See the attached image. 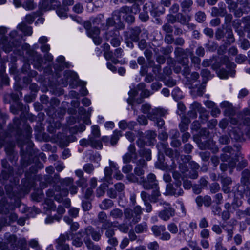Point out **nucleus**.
<instances>
[{"mask_svg": "<svg viewBox=\"0 0 250 250\" xmlns=\"http://www.w3.org/2000/svg\"><path fill=\"white\" fill-rule=\"evenodd\" d=\"M158 149L160 152H164L166 155L171 158L173 161L170 166L171 169L174 170L177 166V164H179V168L182 173H185L188 170V167L186 162L181 163L179 161L180 153L177 150L173 151L171 148H167V146L162 143L158 145Z\"/></svg>", "mask_w": 250, "mask_h": 250, "instance_id": "1", "label": "nucleus"}, {"mask_svg": "<svg viewBox=\"0 0 250 250\" xmlns=\"http://www.w3.org/2000/svg\"><path fill=\"white\" fill-rule=\"evenodd\" d=\"M130 8L128 7H123L120 11H115L113 13L112 18H109L107 20V25L108 26H112L115 24H119L120 28H122L121 21V17L125 18L126 21L128 22H132L134 20V18L132 15L126 16L127 14L130 11Z\"/></svg>", "mask_w": 250, "mask_h": 250, "instance_id": "2", "label": "nucleus"}, {"mask_svg": "<svg viewBox=\"0 0 250 250\" xmlns=\"http://www.w3.org/2000/svg\"><path fill=\"white\" fill-rule=\"evenodd\" d=\"M126 178L130 182L142 183L143 188L145 189L149 190L158 186L156 177L152 173L148 175L146 180H145L144 177H141L140 178L136 177L133 173L128 174Z\"/></svg>", "mask_w": 250, "mask_h": 250, "instance_id": "3", "label": "nucleus"}, {"mask_svg": "<svg viewBox=\"0 0 250 250\" xmlns=\"http://www.w3.org/2000/svg\"><path fill=\"white\" fill-rule=\"evenodd\" d=\"M235 151L230 146H226L223 149V153L221 155L220 159L223 162H229L228 166L230 168L235 167L237 160L234 158Z\"/></svg>", "mask_w": 250, "mask_h": 250, "instance_id": "4", "label": "nucleus"}, {"mask_svg": "<svg viewBox=\"0 0 250 250\" xmlns=\"http://www.w3.org/2000/svg\"><path fill=\"white\" fill-rule=\"evenodd\" d=\"M160 205L164 206V209L158 214L159 217L164 221H167L175 215V210L171 207L170 204L166 201L160 202Z\"/></svg>", "mask_w": 250, "mask_h": 250, "instance_id": "5", "label": "nucleus"}, {"mask_svg": "<svg viewBox=\"0 0 250 250\" xmlns=\"http://www.w3.org/2000/svg\"><path fill=\"white\" fill-rule=\"evenodd\" d=\"M74 183V180L72 178H65L61 181V184L63 188H70ZM56 192H60L61 196H66L68 194V190L67 188L61 189V188L57 187L55 188Z\"/></svg>", "mask_w": 250, "mask_h": 250, "instance_id": "6", "label": "nucleus"}, {"mask_svg": "<svg viewBox=\"0 0 250 250\" xmlns=\"http://www.w3.org/2000/svg\"><path fill=\"white\" fill-rule=\"evenodd\" d=\"M85 236H86V234L84 230H81L75 234L71 232L70 237L72 240V245L76 247H81L83 245L82 238Z\"/></svg>", "mask_w": 250, "mask_h": 250, "instance_id": "7", "label": "nucleus"}, {"mask_svg": "<svg viewBox=\"0 0 250 250\" xmlns=\"http://www.w3.org/2000/svg\"><path fill=\"white\" fill-rule=\"evenodd\" d=\"M184 191L180 187H176L175 188L172 184H168L166 186V194L167 195L178 197L183 195Z\"/></svg>", "mask_w": 250, "mask_h": 250, "instance_id": "8", "label": "nucleus"}, {"mask_svg": "<svg viewBox=\"0 0 250 250\" xmlns=\"http://www.w3.org/2000/svg\"><path fill=\"white\" fill-rule=\"evenodd\" d=\"M81 146H85L89 145L92 147L100 148L102 147V144L100 141L95 140L93 137H90L88 140H82L80 141Z\"/></svg>", "mask_w": 250, "mask_h": 250, "instance_id": "9", "label": "nucleus"}, {"mask_svg": "<svg viewBox=\"0 0 250 250\" xmlns=\"http://www.w3.org/2000/svg\"><path fill=\"white\" fill-rule=\"evenodd\" d=\"M167 111L161 108H155L149 112L147 115L148 118L152 121H155L159 117L164 116Z\"/></svg>", "mask_w": 250, "mask_h": 250, "instance_id": "10", "label": "nucleus"}, {"mask_svg": "<svg viewBox=\"0 0 250 250\" xmlns=\"http://www.w3.org/2000/svg\"><path fill=\"white\" fill-rule=\"evenodd\" d=\"M230 137L237 141H241L243 140V132L239 127H235L229 131Z\"/></svg>", "mask_w": 250, "mask_h": 250, "instance_id": "11", "label": "nucleus"}, {"mask_svg": "<svg viewBox=\"0 0 250 250\" xmlns=\"http://www.w3.org/2000/svg\"><path fill=\"white\" fill-rule=\"evenodd\" d=\"M84 233L86 234V236L84 237L89 238V236L91 235L94 241H98L101 238V235L100 233L94 230V229L91 226H88L85 229Z\"/></svg>", "mask_w": 250, "mask_h": 250, "instance_id": "12", "label": "nucleus"}, {"mask_svg": "<svg viewBox=\"0 0 250 250\" xmlns=\"http://www.w3.org/2000/svg\"><path fill=\"white\" fill-rule=\"evenodd\" d=\"M128 152L123 156V163H129L131 162L133 155H136V149L134 145H130L128 148Z\"/></svg>", "mask_w": 250, "mask_h": 250, "instance_id": "13", "label": "nucleus"}, {"mask_svg": "<svg viewBox=\"0 0 250 250\" xmlns=\"http://www.w3.org/2000/svg\"><path fill=\"white\" fill-rule=\"evenodd\" d=\"M221 63H213L212 66V68L216 69L218 76L222 79H226L228 78V72L226 71L222 65ZM223 64H226V63H222Z\"/></svg>", "mask_w": 250, "mask_h": 250, "instance_id": "14", "label": "nucleus"}, {"mask_svg": "<svg viewBox=\"0 0 250 250\" xmlns=\"http://www.w3.org/2000/svg\"><path fill=\"white\" fill-rule=\"evenodd\" d=\"M99 221L103 223L102 229H106L113 226V223L107 220V215L104 212L101 211L98 215Z\"/></svg>", "mask_w": 250, "mask_h": 250, "instance_id": "15", "label": "nucleus"}, {"mask_svg": "<svg viewBox=\"0 0 250 250\" xmlns=\"http://www.w3.org/2000/svg\"><path fill=\"white\" fill-rule=\"evenodd\" d=\"M238 118L243 121V125L250 126V109H245L243 113L239 115Z\"/></svg>", "mask_w": 250, "mask_h": 250, "instance_id": "16", "label": "nucleus"}, {"mask_svg": "<svg viewBox=\"0 0 250 250\" xmlns=\"http://www.w3.org/2000/svg\"><path fill=\"white\" fill-rule=\"evenodd\" d=\"M221 108L224 109V114L226 116H230L234 112L232 104L228 101H223L220 104Z\"/></svg>", "mask_w": 250, "mask_h": 250, "instance_id": "17", "label": "nucleus"}, {"mask_svg": "<svg viewBox=\"0 0 250 250\" xmlns=\"http://www.w3.org/2000/svg\"><path fill=\"white\" fill-rule=\"evenodd\" d=\"M152 189L153 190L150 198L149 199L150 202L152 203L159 202L160 204V202L164 201L163 200L159 198L161 195L159 186L152 188Z\"/></svg>", "mask_w": 250, "mask_h": 250, "instance_id": "18", "label": "nucleus"}, {"mask_svg": "<svg viewBox=\"0 0 250 250\" xmlns=\"http://www.w3.org/2000/svg\"><path fill=\"white\" fill-rule=\"evenodd\" d=\"M71 232L68 231L64 234H62L60 235L59 238L56 240L57 245H61L65 244L66 241L70 240Z\"/></svg>", "mask_w": 250, "mask_h": 250, "instance_id": "19", "label": "nucleus"}, {"mask_svg": "<svg viewBox=\"0 0 250 250\" xmlns=\"http://www.w3.org/2000/svg\"><path fill=\"white\" fill-rule=\"evenodd\" d=\"M64 76L67 79V82L71 83L73 81L78 82V76L77 74L73 71H67L65 72Z\"/></svg>", "mask_w": 250, "mask_h": 250, "instance_id": "20", "label": "nucleus"}, {"mask_svg": "<svg viewBox=\"0 0 250 250\" xmlns=\"http://www.w3.org/2000/svg\"><path fill=\"white\" fill-rule=\"evenodd\" d=\"M133 212L134 214V217L132 219V222L135 224L140 220V215L142 213V208L140 206H136L133 208Z\"/></svg>", "mask_w": 250, "mask_h": 250, "instance_id": "21", "label": "nucleus"}, {"mask_svg": "<svg viewBox=\"0 0 250 250\" xmlns=\"http://www.w3.org/2000/svg\"><path fill=\"white\" fill-rule=\"evenodd\" d=\"M148 229L147 224L146 222H143L136 225L135 226L134 230L137 233H142L147 231Z\"/></svg>", "mask_w": 250, "mask_h": 250, "instance_id": "22", "label": "nucleus"}, {"mask_svg": "<svg viewBox=\"0 0 250 250\" xmlns=\"http://www.w3.org/2000/svg\"><path fill=\"white\" fill-rule=\"evenodd\" d=\"M165 230V227L163 225H154L151 227V230L153 232V234L156 236H161L162 233L164 232Z\"/></svg>", "mask_w": 250, "mask_h": 250, "instance_id": "23", "label": "nucleus"}, {"mask_svg": "<svg viewBox=\"0 0 250 250\" xmlns=\"http://www.w3.org/2000/svg\"><path fill=\"white\" fill-rule=\"evenodd\" d=\"M84 241L88 249L92 250H101L100 247L98 245H95L89 238L84 237Z\"/></svg>", "mask_w": 250, "mask_h": 250, "instance_id": "24", "label": "nucleus"}, {"mask_svg": "<svg viewBox=\"0 0 250 250\" xmlns=\"http://www.w3.org/2000/svg\"><path fill=\"white\" fill-rule=\"evenodd\" d=\"M223 229L227 232V238L228 241L232 239L233 234L234 227L231 225L222 226Z\"/></svg>", "mask_w": 250, "mask_h": 250, "instance_id": "25", "label": "nucleus"}, {"mask_svg": "<svg viewBox=\"0 0 250 250\" xmlns=\"http://www.w3.org/2000/svg\"><path fill=\"white\" fill-rule=\"evenodd\" d=\"M109 216L114 219H121L123 216V212L119 208H114L111 210Z\"/></svg>", "mask_w": 250, "mask_h": 250, "instance_id": "26", "label": "nucleus"}, {"mask_svg": "<svg viewBox=\"0 0 250 250\" xmlns=\"http://www.w3.org/2000/svg\"><path fill=\"white\" fill-rule=\"evenodd\" d=\"M135 123L134 122H130L127 123L125 120H122L119 123V127L125 130L127 128L131 129L134 126Z\"/></svg>", "mask_w": 250, "mask_h": 250, "instance_id": "27", "label": "nucleus"}, {"mask_svg": "<svg viewBox=\"0 0 250 250\" xmlns=\"http://www.w3.org/2000/svg\"><path fill=\"white\" fill-rule=\"evenodd\" d=\"M0 48L2 49L5 52H9L12 50V47L9 45L6 39H3L2 42H0Z\"/></svg>", "mask_w": 250, "mask_h": 250, "instance_id": "28", "label": "nucleus"}, {"mask_svg": "<svg viewBox=\"0 0 250 250\" xmlns=\"http://www.w3.org/2000/svg\"><path fill=\"white\" fill-rule=\"evenodd\" d=\"M113 206V202L110 199H105L100 204V208L102 209H107Z\"/></svg>", "mask_w": 250, "mask_h": 250, "instance_id": "29", "label": "nucleus"}, {"mask_svg": "<svg viewBox=\"0 0 250 250\" xmlns=\"http://www.w3.org/2000/svg\"><path fill=\"white\" fill-rule=\"evenodd\" d=\"M19 28L26 35L30 36L32 34V30L31 28L30 27L26 26L24 23L19 24Z\"/></svg>", "mask_w": 250, "mask_h": 250, "instance_id": "30", "label": "nucleus"}, {"mask_svg": "<svg viewBox=\"0 0 250 250\" xmlns=\"http://www.w3.org/2000/svg\"><path fill=\"white\" fill-rule=\"evenodd\" d=\"M173 177L175 180L174 185L175 187H181L182 185L181 181L180 178L181 177V174L177 171H174L172 174Z\"/></svg>", "mask_w": 250, "mask_h": 250, "instance_id": "31", "label": "nucleus"}, {"mask_svg": "<svg viewBox=\"0 0 250 250\" xmlns=\"http://www.w3.org/2000/svg\"><path fill=\"white\" fill-rule=\"evenodd\" d=\"M121 135L122 134L120 131H115L111 138L110 143L111 145H114L116 144Z\"/></svg>", "mask_w": 250, "mask_h": 250, "instance_id": "32", "label": "nucleus"}, {"mask_svg": "<svg viewBox=\"0 0 250 250\" xmlns=\"http://www.w3.org/2000/svg\"><path fill=\"white\" fill-rule=\"evenodd\" d=\"M28 245L35 250H39L41 248L38 241L35 239H32L28 241Z\"/></svg>", "mask_w": 250, "mask_h": 250, "instance_id": "33", "label": "nucleus"}, {"mask_svg": "<svg viewBox=\"0 0 250 250\" xmlns=\"http://www.w3.org/2000/svg\"><path fill=\"white\" fill-rule=\"evenodd\" d=\"M190 108L191 110L198 111L199 112H201L205 110V109L202 107L201 104L197 102L193 103L190 105Z\"/></svg>", "mask_w": 250, "mask_h": 250, "instance_id": "34", "label": "nucleus"}, {"mask_svg": "<svg viewBox=\"0 0 250 250\" xmlns=\"http://www.w3.org/2000/svg\"><path fill=\"white\" fill-rule=\"evenodd\" d=\"M23 3V7L28 10H32L34 9L35 5L33 2V0H28L27 1H22Z\"/></svg>", "mask_w": 250, "mask_h": 250, "instance_id": "35", "label": "nucleus"}, {"mask_svg": "<svg viewBox=\"0 0 250 250\" xmlns=\"http://www.w3.org/2000/svg\"><path fill=\"white\" fill-rule=\"evenodd\" d=\"M7 240L9 242V243H10L11 244V245L13 246V250H18V248H16L15 249V247L14 246V245H15V246L17 245V242L16 237L15 235H9L7 238Z\"/></svg>", "mask_w": 250, "mask_h": 250, "instance_id": "36", "label": "nucleus"}, {"mask_svg": "<svg viewBox=\"0 0 250 250\" xmlns=\"http://www.w3.org/2000/svg\"><path fill=\"white\" fill-rule=\"evenodd\" d=\"M92 134L93 136L92 137L96 140V138H98L100 136V131L99 127L97 125H94L92 127Z\"/></svg>", "mask_w": 250, "mask_h": 250, "instance_id": "37", "label": "nucleus"}, {"mask_svg": "<svg viewBox=\"0 0 250 250\" xmlns=\"http://www.w3.org/2000/svg\"><path fill=\"white\" fill-rule=\"evenodd\" d=\"M124 215L126 219H130L131 218L134 217V215H133V210L129 208H125L124 210Z\"/></svg>", "mask_w": 250, "mask_h": 250, "instance_id": "38", "label": "nucleus"}, {"mask_svg": "<svg viewBox=\"0 0 250 250\" xmlns=\"http://www.w3.org/2000/svg\"><path fill=\"white\" fill-rule=\"evenodd\" d=\"M134 175L137 177V176L141 177H144L142 176L144 174V171L143 170V168L140 167H136L134 170Z\"/></svg>", "mask_w": 250, "mask_h": 250, "instance_id": "39", "label": "nucleus"}, {"mask_svg": "<svg viewBox=\"0 0 250 250\" xmlns=\"http://www.w3.org/2000/svg\"><path fill=\"white\" fill-rule=\"evenodd\" d=\"M200 119H201V123H204L207 122L209 117L207 111L205 109L204 111L200 112Z\"/></svg>", "mask_w": 250, "mask_h": 250, "instance_id": "40", "label": "nucleus"}, {"mask_svg": "<svg viewBox=\"0 0 250 250\" xmlns=\"http://www.w3.org/2000/svg\"><path fill=\"white\" fill-rule=\"evenodd\" d=\"M147 248L149 250H158L159 245L157 242L153 241L147 244Z\"/></svg>", "mask_w": 250, "mask_h": 250, "instance_id": "41", "label": "nucleus"}, {"mask_svg": "<svg viewBox=\"0 0 250 250\" xmlns=\"http://www.w3.org/2000/svg\"><path fill=\"white\" fill-rule=\"evenodd\" d=\"M105 178L107 181L110 179L112 174V170L109 167H106L104 170Z\"/></svg>", "mask_w": 250, "mask_h": 250, "instance_id": "42", "label": "nucleus"}, {"mask_svg": "<svg viewBox=\"0 0 250 250\" xmlns=\"http://www.w3.org/2000/svg\"><path fill=\"white\" fill-rule=\"evenodd\" d=\"M215 250H227V249L223 246L222 239L220 238L215 245Z\"/></svg>", "mask_w": 250, "mask_h": 250, "instance_id": "43", "label": "nucleus"}, {"mask_svg": "<svg viewBox=\"0 0 250 250\" xmlns=\"http://www.w3.org/2000/svg\"><path fill=\"white\" fill-rule=\"evenodd\" d=\"M112 226H110L106 229H106V231L105 232V235L107 238L113 237L115 234L114 229L112 228Z\"/></svg>", "mask_w": 250, "mask_h": 250, "instance_id": "44", "label": "nucleus"}, {"mask_svg": "<svg viewBox=\"0 0 250 250\" xmlns=\"http://www.w3.org/2000/svg\"><path fill=\"white\" fill-rule=\"evenodd\" d=\"M168 230L172 233L175 234L178 232V229L174 223H171L168 225Z\"/></svg>", "mask_w": 250, "mask_h": 250, "instance_id": "45", "label": "nucleus"}, {"mask_svg": "<svg viewBox=\"0 0 250 250\" xmlns=\"http://www.w3.org/2000/svg\"><path fill=\"white\" fill-rule=\"evenodd\" d=\"M84 171L87 173H91L94 170V167L91 164H86L83 167Z\"/></svg>", "mask_w": 250, "mask_h": 250, "instance_id": "46", "label": "nucleus"}, {"mask_svg": "<svg viewBox=\"0 0 250 250\" xmlns=\"http://www.w3.org/2000/svg\"><path fill=\"white\" fill-rule=\"evenodd\" d=\"M27 244H28V242H26L25 238H21L17 242V245L20 247V249L21 248L27 249L26 248Z\"/></svg>", "mask_w": 250, "mask_h": 250, "instance_id": "47", "label": "nucleus"}, {"mask_svg": "<svg viewBox=\"0 0 250 250\" xmlns=\"http://www.w3.org/2000/svg\"><path fill=\"white\" fill-rule=\"evenodd\" d=\"M133 169V167L131 165L128 163L126 164L122 167V171L125 174H127L131 172Z\"/></svg>", "mask_w": 250, "mask_h": 250, "instance_id": "48", "label": "nucleus"}, {"mask_svg": "<svg viewBox=\"0 0 250 250\" xmlns=\"http://www.w3.org/2000/svg\"><path fill=\"white\" fill-rule=\"evenodd\" d=\"M220 187L217 183H214L210 186V192L212 193H215L220 190Z\"/></svg>", "mask_w": 250, "mask_h": 250, "instance_id": "49", "label": "nucleus"}, {"mask_svg": "<svg viewBox=\"0 0 250 250\" xmlns=\"http://www.w3.org/2000/svg\"><path fill=\"white\" fill-rule=\"evenodd\" d=\"M89 36L93 39V41L96 45H99L101 43V39L99 36H95L91 32H89Z\"/></svg>", "mask_w": 250, "mask_h": 250, "instance_id": "50", "label": "nucleus"}, {"mask_svg": "<svg viewBox=\"0 0 250 250\" xmlns=\"http://www.w3.org/2000/svg\"><path fill=\"white\" fill-rule=\"evenodd\" d=\"M196 18L197 21L199 22H201L204 21L206 19L205 14L203 12H199L197 13V14L196 15Z\"/></svg>", "mask_w": 250, "mask_h": 250, "instance_id": "51", "label": "nucleus"}, {"mask_svg": "<svg viewBox=\"0 0 250 250\" xmlns=\"http://www.w3.org/2000/svg\"><path fill=\"white\" fill-rule=\"evenodd\" d=\"M220 143L222 144H228L230 142V139L227 135H222L219 139Z\"/></svg>", "mask_w": 250, "mask_h": 250, "instance_id": "52", "label": "nucleus"}, {"mask_svg": "<svg viewBox=\"0 0 250 250\" xmlns=\"http://www.w3.org/2000/svg\"><path fill=\"white\" fill-rule=\"evenodd\" d=\"M200 236L203 239H208L209 237V231L206 229H202L200 232Z\"/></svg>", "mask_w": 250, "mask_h": 250, "instance_id": "53", "label": "nucleus"}, {"mask_svg": "<svg viewBox=\"0 0 250 250\" xmlns=\"http://www.w3.org/2000/svg\"><path fill=\"white\" fill-rule=\"evenodd\" d=\"M238 214L239 216H243L244 215L250 216V207L247 208L244 210H239Z\"/></svg>", "mask_w": 250, "mask_h": 250, "instance_id": "54", "label": "nucleus"}, {"mask_svg": "<svg viewBox=\"0 0 250 250\" xmlns=\"http://www.w3.org/2000/svg\"><path fill=\"white\" fill-rule=\"evenodd\" d=\"M182 64V67L183 70L182 71L183 73V74L185 76H187L189 74V67L188 65V63H181Z\"/></svg>", "mask_w": 250, "mask_h": 250, "instance_id": "55", "label": "nucleus"}, {"mask_svg": "<svg viewBox=\"0 0 250 250\" xmlns=\"http://www.w3.org/2000/svg\"><path fill=\"white\" fill-rule=\"evenodd\" d=\"M199 225L201 228H206L208 227V223L206 218H202L199 222Z\"/></svg>", "mask_w": 250, "mask_h": 250, "instance_id": "56", "label": "nucleus"}, {"mask_svg": "<svg viewBox=\"0 0 250 250\" xmlns=\"http://www.w3.org/2000/svg\"><path fill=\"white\" fill-rule=\"evenodd\" d=\"M204 205L206 207H209L211 205L212 200L210 196L206 195L203 197Z\"/></svg>", "mask_w": 250, "mask_h": 250, "instance_id": "57", "label": "nucleus"}, {"mask_svg": "<svg viewBox=\"0 0 250 250\" xmlns=\"http://www.w3.org/2000/svg\"><path fill=\"white\" fill-rule=\"evenodd\" d=\"M212 230L217 234H221L222 233V229L218 225H213L212 227Z\"/></svg>", "mask_w": 250, "mask_h": 250, "instance_id": "58", "label": "nucleus"}, {"mask_svg": "<svg viewBox=\"0 0 250 250\" xmlns=\"http://www.w3.org/2000/svg\"><path fill=\"white\" fill-rule=\"evenodd\" d=\"M221 182L223 185L229 186L232 183L231 179L230 177H221Z\"/></svg>", "mask_w": 250, "mask_h": 250, "instance_id": "59", "label": "nucleus"}, {"mask_svg": "<svg viewBox=\"0 0 250 250\" xmlns=\"http://www.w3.org/2000/svg\"><path fill=\"white\" fill-rule=\"evenodd\" d=\"M79 211L77 208H72L69 210V214L72 217H76L78 215Z\"/></svg>", "mask_w": 250, "mask_h": 250, "instance_id": "60", "label": "nucleus"}, {"mask_svg": "<svg viewBox=\"0 0 250 250\" xmlns=\"http://www.w3.org/2000/svg\"><path fill=\"white\" fill-rule=\"evenodd\" d=\"M35 17L34 15L32 14H28L27 15L25 18V21L31 24L32 23L34 20H35Z\"/></svg>", "mask_w": 250, "mask_h": 250, "instance_id": "61", "label": "nucleus"}, {"mask_svg": "<svg viewBox=\"0 0 250 250\" xmlns=\"http://www.w3.org/2000/svg\"><path fill=\"white\" fill-rule=\"evenodd\" d=\"M217 124V121L216 119L210 120L208 123V126L209 128L212 129L215 127Z\"/></svg>", "mask_w": 250, "mask_h": 250, "instance_id": "62", "label": "nucleus"}, {"mask_svg": "<svg viewBox=\"0 0 250 250\" xmlns=\"http://www.w3.org/2000/svg\"><path fill=\"white\" fill-rule=\"evenodd\" d=\"M150 105L148 104H145L142 106L141 107V110L142 112H143L145 114H147L150 112L149 111L150 110Z\"/></svg>", "mask_w": 250, "mask_h": 250, "instance_id": "63", "label": "nucleus"}, {"mask_svg": "<svg viewBox=\"0 0 250 250\" xmlns=\"http://www.w3.org/2000/svg\"><path fill=\"white\" fill-rule=\"evenodd\" d=\"M229 122L226 119H222L219 123V126L223 129H225L228 126Z\"/></svg>", "mask_w": 250, "mask_h": 250, "instance_id": "64", "label": "nucleus"}]
</instances>
